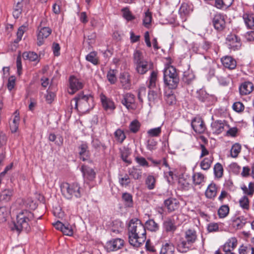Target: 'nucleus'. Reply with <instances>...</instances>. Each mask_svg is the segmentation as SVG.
I'll use <instances>...</instances> for the list:
<instances>
[{"mask_svg":"<svg viewBox=\"0 0 254 254\" xmlns=\"http://www.w3.org/2000/svg\"><path fill=\"white\" fill-rule=\"evenodd\" d=\"M100 100L104 109L106 111H113L116 108L114 101L103 94L100 95Z\"/></svg>","mask_w":254,"mask_h":254,"instance_id":"17","label":"nucleus"},{"mask_svg":"<svg viewBox=\"0 0 254 254\" xmlns=\"http://www.w3.org/2000/svg\"><path fill=\"white\" fill-rule=\"evenodd\" d=\"M163 74L165 84L169 89H176L180 81L176 68L172 65H167L164 69Z\"/></svg>","mask_w":254,"mask_h":254,"instance_id":"5","label":"nucleus"},{"mask_svg":"<svg viewBox=\"0 0 254 254\" xmlns=\"http://www.w3.org/2000/svg\"><path fill=\"white\" fill-rule=\"evenodd\" d=\"M129 175L135 180H139L142 177V171L134 167L129 169L128 171Z\"/></svg>","mask_w":254,"mask_h":254,"instance_id":"42","label":"nucleus"},{"mask_svg":"<svg viewBox=\"0 0 254 254\" xmlns=\"http://www.w3.org/2000/svg\"><path fill=\"white\" fill-rule=\"evenodd\" d=\"M69 90L68 92L70 94H74L77 91L83 87V82L74 76H71L69 79Z\"/></svg>","mask_w":254,"mask_h":254,"instance_id":"11","label":"nucleus"},{"mask_svg":"<svg viewBox=\"0 0 254 254\" xmlns=\"http://www.w3.org/2000/svg\"><path fill=\"white\" fill-rule=\"evenodd\" d=\"M190 12V7L188 4L183 3L179 9V13L183 22L186 21Z\"/></svg>","mask_w":254,"mask_h":254,"instance_id":"29","label":"nucleus"},{"mask_svg":"<svg viewBox=\"0 0 254 254\" xmlns=\"http://www.w3.org/2000/svg\"><path fill=\"white\" fill-rule=\"evenodd\" d=\"M161 133V127H157L149 129L147 131L148 135L150 137L159 136Z\"/></svg>","mask_w":254,"mask_h":254,"instance_id":"58","label":"nucleus"},{"mask_svg":"<svg viewBox=\"0 0 254 254\" xmlns=\"http://www.w3.org/2000/svg\"><path fill=\"white\" fill-rule=\"evenodd\" d=\"M221 223L211 222L207 225V230L209 232H216L220 231L219 226Z\"/></svg>","mask_w":254,"mask_h":254,"instance_id":"57","label":"nucleus"},{"mask_svg":"<svg viewBox=\"0 0 254 254\" xmlns=\"http://www.w3.org/2000/svg\"><path fill=\"white\" fill-rule=\"evenodd\" d=\"M52 30L48 27H43L37 35V44L39 46L44 44V40L51 34Z\"/></svg>","mask_w":254,"mask_h":254,"instance_id":"14","label":"nucleus"},{"mask_svg":"<svg viewBox=\"0 0 254 254\" xmlns=\"http://www.w3.org/2000/svg\"><path fill=\"white\" fill-rule=\"evenodd\" d=\"M191 126L194 131L198 134L203 133L206 129L204 122L200 117H195L192 120Z\"/></svg>","mask_w":254,"mask_h":254,"instance_id":"9","label":"nucleus"},{"mask_svg":"<svg viewBox=\"0 0 254 254\" xmlns=\"http://www.w3.org/2000/svg\"><path fill=\"white\" fill-rule=\"evenodd\" d=\"M122 198L126 206L128 207H131L133 206V202L132 195L130 193L124 192L122 194Z\"/></svg>","mask_w":254,"mask_h":254,"instance_id":"39","label":"nucleus"},{"mask_svg":"<svg viewBox=\"0 0 254 254\" xmlns=\"http://www.w3.org/2000/svg\"><path fill=\"white\" fill-rule=\"evenodd\" d=\"M251 246L241 245L238 249L239 254H248L251 251Z\"/></svg>","mask_w":254,"mask_h":254,"instance_id":"64","label":"nucleus"},{"mask_svg":"<svg viewBox=\"0 0 254 254\" xmlns=\"http://www.w3.org/2000/svg\"><path fill=\"white\" fill-rule=\"evenodd\" d=\"M246 223V219L244 216H239L235 218L232 221V226L236 229L243 228Z\"/></svg>","mask_w":254,"mask_h":254,"instance_id":"32","label":"nucleus"},{"mask_svg":"<svg viewBox=\"0 0 254 254\" xmlns=\"http://www.w3.org/2000/svg\"><path fill=\"white\" fill-rule=\"evenodd\" d=\"M140 124L137 120L132 121L129 124V128L130 131L134 133L138 131L140 127Z\"/></svg>","mask_w":254,"mask_h":254,"instance_id":"50","label":"nucleus"},{"mask_svg":"<svg viewBox=\"0 0 254 254\" xmlns=\"http://www.w3.org/2000/svg\"><path fill=\"white\" fill-rule=\"evenodd\" d=\"M130 179L128 175H120L119 178V182L120 185L123 187H127L130 183Z\"/></svg>","mask_w":254,"mask_h":254,"instance_id":"46","label":"nucleus"},{"mask_svg":"<svg viewBox=\"0 0 254 254\" xmlns=\"http://www.w3.org/2000/svg\"><path fill=\"white\" fill-rule=\"evenodd\" d=\"M8 213L4 207H0V223H3L6 221Z\"/></svg>","mask_w":254,"mask_h":254,"instance_id":"61","label":"nucleus"},{"mask_svg":"<svg viewBox=\"0 0 254 254\" xmlns=\"http://www.w3.org/2000/svg\"><path fill=\"white\" fill-rule=\"evenodd\" d=\"M79 158L83 161L88 160L90 157V151L86 143H82L78 147Z\"/></svg>","mask_w":254,"mask_h":254,"instance_id":"22","label":"nucleus"},{"mask_svg":"<svg viewBox=\"0 0 254 254\" xmlns=\"http://www.w3.org/2000/svg\"><path fill=\"white\" fill-rule=\"evenodd\" d=\"M230 207L227 204L221 205L218 209L217 214L219 218L222 219L226 217L229 214Z\"/></svg>","mask_w":254,"mask_h":254,"instance_id":"38","label":"nucleus"},{"mask_svg":"<svg viewBox=\"0 0 254 254\" xmlns=\"http://www.w3.org/2000/svg\"><path fill=\"white\" fill-rule=\"evenodd\" d=\"M123 98L122 100V103L127 109H133V104L135 102L134 95L130 93H127L123 95Z\"/></svg>","mask_w":254,"mask_h":254,"instance_id":"21","label":"nucleus"},{"mask_svg":"<svg viewBox=\"0 0 254 254\" xmlns=\"http://www.w3.org/2000/svg\"><path fill=\"white\" fill-rule=\"evenodd\" d=\"M241 145L238 143L233 145L231 149V155L233 158H236L241 150Z\"/></svg>","mask_w":254,"mask_h":254,"instance_id":"51","label":"nucleus"},{"mask_svg":"<svg viewBox=\"0 0 254 254\" xmlns=\"http://www.w3.org/2000/svg\"><path fill=\"white\" fill-rule=\"evenodd\" d=\"M145 227L150 231L155 232L159 230L160 226L154 219H150L145 222Z\"/></svg>","mask_w":254,"mask_h":254,"instance_id":"37","label":"nucleus"},{"mask_svg":"<svg viewBox=\"0 0 254 254\" xmlns=\"http://www.w3.org/2000/svg\"><path fill=\"white\" fill-rule=\"evenodd\" d=\"M63 233L68 236H71L73 234V227L69 224H64L63 229L62 230Z\"/></svg>","mask_w":254,"mask_h":254,"instance_id":"59","label":"nucleus"},{"mask_svg":"<svg viewBox=\"0 0 254 254\" xmlns=\"http://www.w3.org/2000/svg\"><path fill=\"white\" fill-rule=\"evenodd\" d=\"M217 192V186L215 184L212 183L207 187L205 192V195L207 198L212 199L216 197Z\"/></svg>","mask_w":254,"mask_h":254,"instance_id":"26","label":"nucleus"},{"mask_svg":"<svg viewBox=\"0 0 254 254\" xmlns=\"http://www.w3.org/2000/svg\"><path fill=\"white\" fill-rule=\"evenodd\" d=\"M136 71L140 74H145L152 66V64L145 61L134 64Z\"/></svg>","mask_w":254,"mask_h":254,"instance_id":"19","label":"nucleus"},{"mask_svg":"<svg viewBox=\"0 0 254 254\" xmlns=\"http://www.w3.org/2000/svg\"><path fill=\"white\" fill-rule=\"evenodd\" d=\"M128 242L135 247H140L146 239V228L137 218L130 220L128 228Z\"/></svg>","mask_w":254,"mask_h":254,"instance_id":"1","label":"nucleus"},{"mask_svg":"<svg viewBox=\"0 0 254 254\" xmlns=\"http://www.w3.org/2000/svg\"><path fill=\"white\" fill-rule=\"evenodd\" d=\"M191 179L190 176L183 175L179 180V184L184 190H189L192 185L191 184Z\"/></svg>","mask_w":254,"mask_h":254,"instance_id":"30","label":"nucleus"},{"mask_svg":"<svg viewBox=\"0 0 254 254\" xmlns=\"http://www.w3.org/2000/svg\"><path fill=\"white\" fill-rule=\"evenodd\" d=\"M226 16L223 13H216L212 19V24L214 28L218 31H222L226 26Z\"/></svg>","mask_w":254,"mask_h":254,"instance_id":"8","label":"nucleus"},{"mask_svg":"<svg viewBox=\"0 0 254 254\" xmlns=\"http://www.w3.org/2000/svg\"><path fill=\"white\" fill-rule=\"evenodd\" d=\"M22 57L24 60H28L31 62L39 61L38 55L33 52H24Z\"/></svg>","mask_w":254,"mask_h":254,"instance_id":"44","label":"nucleus"},{"mask_svg":"<svg viewBox=\"0 0 254 254\" xmlns=\"http://www.w3.org/2000/svg\"><path fill=\"white\" fill-rule=\"evenodd\" d=\"M226 44L229 49L236 51L240 50L242 46L241 39L235 34L230 33L226 37Z\"/></svg>","mask_w":254,"mask_h":254,"instance_id":"7","label":"nucleus"},{"mask_svg":"<svg viewBox=\"0 0 254 254\" xmlns=\"http://www.w3.org/2000/svg\"><path fill=\"white\" fill-rule=\"evenodd\" d=\"M227 126L229 127V126L227 125L226 121L216 120L212 123L211 127L213 133L219 134L224 130L225 127Z\"/></svg>","mask_w":254,"mask_h":254,"instance_id":"15","label":"nucleus"},{"mask_svg":"<svg viewBox=\"0 0 254 254\" xmlns=\"http://www.w3.org/2000/svg\"><path fill=\"white\" fill-rule=\"evenodd\" d=\"M123 17L127 21H131L135 19V16L133 15L128 7H125L122 9Z\"/></svg>","mask_w":254,"mask_h":254,"instance_id":"52","label":"nucleus"},{"mask_svg":"<svg viewBox=\"0 0 254 254\" xmlns=\"http://www.w3.org/2000/svg\"><path fill=\"white\" fill-rule=\"evenodd\" d=\"M114 136L116 141L120 143H122L126 138V135L125 132L120 128L117 129L115 131Z\"/></svg>","mask_w":254,"mask_h":254,"instance_id":"43","label":"nucleus"},{"mask_svg":"<svg viewBox=\"0 0 254 254\" xmlns=\"http://www.w3.org/2000/svg\"><path fill=\"white\" fill-rule=\"evenodd\" d=\"M120 83L122 88L125 90H129L131 87L130 75L127 71L121 72L119 76Z\"/></svg>","mask_w":254,"mask_h":254,"instance_id":"13","label":"nucleus"},{"mask_svg":"<svg viewBox=\"0 0 254 254\" xmlns=\"http://www.w3.org/2000/svg\"><path fill=\"white\" fill-rule=\"evenodd\" d=\"M238 245L237 238L233 237L229 238L222 246V250L233 251Z\"/></svg>","mask_w":254,"mask_h":254,"instance_id":"25","label":"nucleus"},{"mask_svg":"<svg viewBox=\"0 0 254 254\" xmlns=\"http://www.w3.org/2000/svg\"><path fill=\"white\" fill-rule=\"evenodd\" d=\"M243 19L248 29H254V13L245 12L243 15Z\"/></svg>","mask_w":254,"mask_h":254,"instance_id":"24","label":"nucleus"},{"mask_svg":"<svg viewBox=\"0 0 254 254\" xmlns=\"http://www.w3.org/2000/svg\"><path fill=\"white\" fill-rule=\"evenodd\" d=\"M214 157L212 155L208 157L204 158L200 163V167L201 169L207 171L209 170L213 161Z\"/></svg>","mask_w":254,"mask_h":254,"instance_id":"35","label":"nucleus"},{"mask_svg":"<svg viewBox=\"0 0 254 254\" xmlns=\"http://www.w3.org/2000/svg\"><path fill=\"white\" fill-rule=\"evenodd\" d=\"M61 191L64 197L68 199L73 197L78 198L81 196L80 187L77 183L63 184L61 186Z\"/></svg>","mask_w":254,"mask_h":254,"instance_id":"6","label":"nucleus"},{"mask_svg":"<svg viewBox=\"0 0 254 254\" xmlns=\"http://www.w3.org/2000/svg\"><path fill=\"white\" fill-rule=\"evenodd\" d=\"M175 248L173 243L167 242L163 244L160 251V254H174Z\"/></svg>","mask_w":254,"mask_h":254,"instance_id":"28","label":"nucleus"},{"mask_svg":"<svg viewBox=\"0 0 254 254\" xmlns=\"http://www.w3.org/2000/svg\"><path fill=\"white\" fill-rule=\"evenodd\" d=\"M165 207L169 212H172L178 209L180 206L179 201L175 198L170 197L166 199L164 202Z\"/></svg>","mask_w":254,"mask_h":254,"instance_id":"18","label":"nucleus"},{"mask_svg":"<svg viewBox=\"0 0 254 254\" xmlns=\"http://www.w3.org/2000/svg\"><path fill=\"white\" fill-rule=\"evenodd\" d=\"M149 82L148 87L149 89L154 88L156 87L157 83L158 81V72L157 71H152L149 77Z\"/></svg>","mask_w":254,"mask_h":254,"instance_id":"33","label":"nucleus"},{"mask_svg":"<svg viewBox=\"0 0 254 254\" xmlns=\"http://www.w3.org/2000/svg\"><path fill=\"white\" fill-rule=\"evenodd\" d=\"M221 62L223 65L230 70L234 69L237 66L236 61L232 57L226 56L221 59Z\"/></svg>","mask_w":254,"mask_h":254,"instance_id":"20","label":"nucleus"},{"mask_svg":"<svg viewBox=\"0 0 254 254\" xmlns=\"http://www.w3.org/2000/svg\"><path fill=\"white\" fill-rule=\"evenodd\" d=\"M197 240L196 231L193 229H189L185 233L183 237H181L177 243V249L182 253H185L191 249L193 245Z\"/></svg>","mask_w":254,"mask_h":254,"instance_id":"3","label":"nucleus"},{"mask_svg":"<svg viewBox=\"0 0 254 254\" xmlns=\"http://www.w3.org/2000/svg\"><path fill=\"white\" fill-rule=\"evenodd\" d=\"M12 192L10 190H5L0 193V200L8 201L10 200Z\"/></svg>","mask_w":254,"mask_h":254,"instance_id":"47","label":"nucleus"},{"mask_svg":"<svg viewBox=\"0 0 254 254\" xmlns=\"http://www.w3.org/2000/svg\"><path fill=\"white\" fill-rule=\"evenodd\" d=\"M73 100L74 109L83 113L92 109L94 105L93 97L90 95H84L82 92L75 97Z\"/></svg>","mask_w":254,"mask_h":254,"instance_id":"4","label":"nucleus"},{"mask_svg":"<svg viewBox=\"0 0 254 254\" xmlns=\"http://www.w3.org/2000/svg\"><path fill=\"white\" fill-rule=\"evenodd\" d=\"M240 206L243 209L247 210L250 209V200L247 196H242L239 201Z\"/></svg>","mask_w":254,"mask_h":254,"instance_id":"49","label":"nucleus"},{"mask_svg":"<svg viewBox=\"0 0 254 254\" xmlns=\"http://www.w3.org/2000/svg\"><path fill=\"white\" fill-rule=\"evenodd\" d=\"M117 70L115 69H110L107 75L108 80L111 84H115L117 80L116 77Z\"/></svg>","mask_w":254,"mask_h":254,"instance_id":"48","label":"nucleus"},{"mask_svg":"<svg viewBox=\"0 0 254 254\" xmlns=\"http://www.w3.org/2000/svg\"><path fill=\"white\" fill-rule=\"evenodd\" d=\"M8 125L9 129L12 133L16 132V111L9 119Z\"/></svg>","mask_w":254,"mask_h":254,"instance_id":"53","label":"nucleus"},{"mask_svg":"<svg viewBox=\"0 0 254 254\" xmlns=\"http://www.w3.org/2000/svg\"><path fill=\"white\" fill-rule=\"evenodd\" d=\"M192 185L194 187L203 185L205 181V176L200 172L193 173L191 177Z\"/></svg>","mask_w":254,"mask_h":254,"instance_id":"23","label":"nucleus"},{"mask_svg":"<svg viewBox=\"0 0 254 254\" xmlns=\"http://www.w3.org/2000/svg\"><path fill=\"white\" fill-rule=\"evenodd\" d=\"M85 59L87 61L91 63L94 65L99 64V58L98 56L97 53L95 51L90 52L86 56Z\"/></svg>","mask_w":254,"mask_h":254,"instance_id":"34","label":"nucleus"},{"mask_svg":"<svg viewBox=\"0 0 254 254\" xmlns=\"http://www.w3.org/2000/svg\"><path fill=\"white\" fill-rule=\"evenodd\" d=\"M234 0H217L216 4H213L216 8L222 9L230 6L233 3Z\"/></svg>","mask_w":254,"mask_h":254,"instance_id":"36","label":"nucleus"},{"mask_svg":"<svg viewBox=\"0 0 254 254\" xmlns=\"http://www.w3.org/2000/svg\"><path fill=\"white\" fill-rule=\"evenodd\" d=\"M233 109L237 113H241L245 109L244 104L241 102H236L232 106Z\"/></svg>","mask_w":254,"mask_h":254,"instance_id":"60","label":"nucleus"},{"mask_svg":"<svg viewBox=\"0 0 254 254\" xmlns=\"http://www.w3.org/2000/svg\"><path fill=\"white\" fill-rule=\"evenodd\" d=\"M16 83V77L15 76L12 75L9 77L8 80V83L7 87L9 91H11L15 85Z\"/></svg>","mask_w":254,"mask_h":254,"instance_id":"63","label":"nucleus"},{"mask_svg":"<svg viewBox=\"0 0 254 254\" xmlns=\"http://www.w3.org/2000/svg\"><path fill=\"white\" fill-rule=\"evenodd\" d=\"M161 92L160 89H156V90H150L148 93V99L149 101L153 103H155V102L161 100Z\"/></svg>","mask_w":254,"mask_h":254,"instance_id":"31","label":"nucleus"},{"mask_svg":"<svg viewBox=\"0 0 254 254\" xmlns=\"http://www.w3.org/2000/svg\"><path fill=\"white\" fill-rule=\"evenodd\" d=\"M19 204L22 203V210L17 209V231H25L28 232L30 230L29 222L34 218V214L30 211L26 210L28 207L27 204L23 199L19 200Z\"/></svg>","mask_w":254,"mask_h":254,"instance_id":"2","label":"nucleus"},{"mask_svg":"<svg viewBox=\"0 0 254 254\" xmlns=\"http://www.w3.org/2000/svg\"><path fill=\"white\" fill-rule=\"evenodd\" d=\"M194 79V75L190 71H187L184 72L182 78L183 81L187 84H190Z\"/></svg>","mask_w":254,"mask_h":254,"instance_id":"45","label":"nucleus"},{"mask_svg":"<svg viewBox=\"0 0 254 254\" xmlns=\"http://www.w3.org/2000/svg\"><path fill=\"white\" fill-rule=\"evenodd\" d=\"M145 61L141 52L138 50L134 52L133 54V63L134 64Z\"/></svg>","mask_w":254,"mask_h":254,"instance_id":"55","label":"nucleus"},{"mask_svg":"<svg viewBox=\"0 0 254 254\" xmlns=\"http://www.w3.org/2000/svg\"><path fill=\"white\" fill-rule=\"evenodd\" d=\"M164 229L166 232L174 233L177 229L174 220L171 218H167L164 221L163 224Z\"/></svg>","mask_w":254,"mask_h":254,"instance_id":"27","label":"nucleus"},{"mask_svg":"<svg viewBox=\"0 0 254 254\" xmlns=\"http://www.w3.org/2000/svg\"><path fill=\"white\" fill-rule=\"evenodd\" d=\"M51 88V86L49 87L48 90H47V94L46 95V100L47 102L49 104H51L54 100V99L56 97V94L55 92L50 91V88Z\"/></svg>","mask_w":254,"mask_h":254,"instance_id":"62","label":"nucleus"},{"mask_svg":"<svg viewBox=\"0 0 254 254\" xmlns=\"http://www.w3.org/2000/svg\"><path fill=\"white\" fill-rule=\"evenodd\" d=\"M152 21L151 13L147 11L145 13V16L143 19V25L146 28H149Z\"/></svg>","mask_w":254,"mask_h":254,"instance_id":"54","label":"nucleus"},{"mask_svg":"<svg viewBox=\"0 0 254 254\" xmlns=\"http://www.w3.org/2000/svg\"><path fill=\"white\" fill-rule=\"evenodd\" d=\"M254 90V85L252 82L245 81L239 86V94L241 96H246L251 94Z\"/></svg>","mask_w":254,"mask_h":254,"instance_id":"12","label":"nucleus"},{"mask_svg":"<svg viewBox=\"0 0 254 254\" xmlns=\"http://www.w3.org/2000/svg\"><path fill=\"white\" fill-rule=\"evenodd\" d=\"M80 170L86 181H92L95 179L96 173L91 168L83 165L81 166Z\"/></svg>","mask_w":254,"mask_h":254,"instance_id":"16","label":"nucleus"},{"mask_svg":"<svg viewBox=\"0 0 254 254\" xmlns=\"http://www.w3.org/2000/svg\"><path fill=\"white\" fill-rule=\"evenodd\" d=\"M156 182V178L151 175H148L145 181V185L149 190H153L155 188Z\"/></svg>","mask_w":254,"mask_h":254,"instance_id":"41","label":"nucleus"},{"mask_svg":"<svg viewBox=\"0 0 254 254\" xmlns=\"http://www.w3.org/2000/svg\"><path fill=\"white\" fill-rule=\"evenodd\" d=\"M27 30V24H24L18 28V31H17V43L21 40L23 34Z\"/></svg>","mask_w":254,"mask_h":254,"instance_id":"56","label":"nucleus"},{"mask_svg":"<svg viewBox=\"0 0 254 254\" xmlns=\"http://www.w3.org/2000/svg\"><path fill=\"white\" fill-rule=\"evenodd\" d=\"M213 172L215 178L218 179L222 178L224 173V169L222 164L220 163H216L213 167Z\"/></svg>","mask_w":254,"mask_h":254,"instance_id":"40","label":"nucleus"},{"mask_svg":"<svg viewBox=\"0 0 254 254\" xmlns=\"http://www.w3.org/2000/svg\"><path fill=\"white\" fill-rule=\"evenodd\" d=\"M124 245V241L120 238L112 239L106 244V248L108 252L116 251L122 249Z\"/></svg>","mask_w":254,"mask_h":254,"instance_id":"10","label":"nucleus"}]
</instances>
